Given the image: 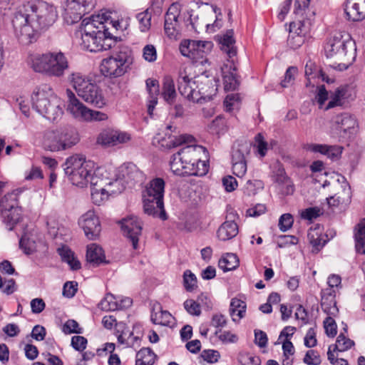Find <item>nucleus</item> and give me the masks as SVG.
<instances>
[{"label": "nucleus", "instance_id": "12", "mask_svg": "<svg viewBox=\"0 0 365 365\" xmlns=\"http://www.w3.org/2000/svg\"><path fill=\"white\" fill-rule=\"evenodd\" d=\"M96 0H67L64 19L68 24H73L89 13L95 6Z\"/></svg>", "mask_w": 365, "mask_h": 365}, {"label": "nucleus", "instance_id": "38", "mask_svg": "<svg viewBox=\"0 0 365 365\" xmlns=\"http://www.w3.org/2000/svg\"><path fill=\"white\" fill-rule=\"evenodd\" d=\"M229 311L232 321L237 322L243 318L245 314L246 304L239 299L234 298L231 300Z\"/></svg>", "mask_w": 365, "mask_h": 365}, {"label": "nucleus", "instance_id": "33", "mask_svg": "<svg viewBox=\"0 0 365 365\" xmlns=\"http://www.w3.org/2000/svg\"><path fill=\"white\" fill-rule=\"evenodd\" d=\"M173 319L172 314L168 311L163 310L159 304L154 305L150 316V319L153 324L170 326Z\"/></svg>", "mask_w": 365, "mask_h": 365}, {"label": "nucleus", "instance_id": "45", "mask_svg": "<svg viewBox=\"0 0 365 365\" xmlns=\"http://www.w3.org/2000/svg\"><path fill=\"white\" fill-rule=\"evenodd\" d=\"M98 307L104 311H115L118 309V302L111 294H107L99 302Z\"/></svg>", "mask_w": 365, "mask_h": 365}, {"label": "nucleus", "instance_id": "42", "mask_svg": "<svg viewBox=\"0 0 365 365\" xmlns=\"http://www.w3.org/2000/svg\"><path fill=\"white\" fill-rule=\"evenodd\" d=\"M107 22L99 23L98 28L101 29L102 31L105 33V35L102 38L101 41V46L103 47L102 51L108 50L115 45L116 43V38L113 37L111 34L108 31V28L106 24Z\"/></svg>", "mask_w": 365, "mask_h": 365}, {"label": "nucleus", "instance_id": "2", "mask_svg": "<svg viewBox=\"0 0 365 365\" xmlns=\"http://www.w3.org/2000/svg\"><path fill=\"white\" fill-rule=\"evenodd\" d=\"M66 175L71 182L78 187L98 185L103 182L97 175H95V163L87 160L81 155L75 154L68 157L63 164Z\"/></svg>", "mask_w": 365, "mask_h": 365}, {"label": "nucleus", "instance_id": "7", "mask_svg": "<svg viewBox=\"0 0 365 365\" xmlns=\"http://www.w3.org/2000/svg\"><path fill=\"white\" fill-rule=\"evenodd\" d=\"M102 20L103 17L99 15L83 20L78 32L81 36V45L83 49L91 52L102 51L103 47L100 44L105 33L98 28Z\"/></svg>", "mask_w": 365, "mask_h": 365}, {"label": "nucleus", "instance_id": "48", "mask_svg": "<svg viewBox=\"0 0 365 365\" xmlns=\"http://www.w3.org/2000/svg\"><path fill=\"white\" fill-rule=\"evenodd\" d=\"M136 19L139 22V28L142 32H145L150 29L151 25V14L148 12V10L138 14Z\"/></svg>", "mask_w": 365, "mask_h": 365}, {"label": "nucleus", "instance_id": "23", "mask_svg": "<svg viewBox=\"0 0 365 365\" xmlns=\"http://www.w3.org/2000/svg\"><path fill=\"white\" fill-rule=\"evenodd\" d=\"M321 307L327 315L335 317L339 313L336 306V290L332 288H327L322 290Z\"/></svg>", "mask_w": 365, "mask_h": 365}, {"label": "nucleus", "instance_id": "24", "mask_svg": "<svg viewBox=\"0 0 365 365\" xmlns=\"http://www.w3.org/2000/svg\"><path fill=\"white\" fill-rule=\"evenodd\" d=\"M179 11L177 6L172 4L165 16L164 29L168 36L175 37L178 34Z\"/></svg>", "mask_w": 365, "mask_h": 365}, {"label": "nucleus", "instance_id": "50", "mask_svg": "<svg viewBox=\"0 0 365 365\" xmlns=\"http://www.w3.org/2000/svg\"><path fill=\"white\" fill-rule=\"evenodd\" d=\"M298 72V69L295 66L289 67L284 74V79L281 81L280 85L282 88H287L292 86L294 81V77Z\"/></svg>", "mask_w": 365, "mask_h": 365}, {"label": "nucleus", "instance_id": "51", "mask_svg": "<svg viewBox=\"0 0 365 365\" xmlns=\"http://www.w3.org/2000/svg\"><path fill=\"white\" fill-rule=\"evenodd\" d=\"M194 140V138L187 134L180 135L179 136H173L170 138L168 147L169 148H176L186 143H192Z\"/></svg>", "mask_w": 365, "mask_h": 365}, {"label": "nucleus", "instance_id": "27", "mask_svg": "<svg viewBox=\"0 0 365 365\" xmlns=\"http://www.w3.org/2000/svg\"><path fill=\"white\" fill-rule=\"evenodd\" d=\"M50 56L51 52L43 54H31L28 58V63L35 72L48 76Z\"/></svg>", "mask_w": 365, "mask_h": 365}, {"label": "nucleus", "instance_id": "62", "mask_svg": "<svg viewBox=\"0 0 365 365\" xmlns=\"http://www.w3.org/2000/svg\"><path fill=\"white\" fill-rule=\"evenodd\" d=\"M345 90L344 88L337 89L335 91L334 97L328 103L326 110H329L335 107L336 106L341 105V99L344 97Z\"/></svg>", "mask_w": 365, "mask_h": 365}, {"label": "nucleus", "instance_id": "39", "mask_svg": "<svg viewBox=\"0 0 365 365\" xmlns=\"http://www.w3.org/2000/svg\"><path fill=\"white\" fill-rule=\"evenodd\" d=\"M156 358L150 348H142L136 354L135 365H153Z\"/></svg>", "mask_w": 365, "mask_h": 365}, {"label": "nucleus", "instance_id": "52", "mask_svg": "<svg viewBox=\"0 0 365 365\" xmlns=\"http://www.w3.org/2000/svg\"><path fill=\"white\" fill-rule=\"evenodd\" d=\"M183 282L185 289L187 291H192L196 286L197 278L190 270L187 269L183 274Z\"/></svg>", "mask_w": 365, "mask_h": 365}, {"label": "nucleus", "instance_id": "40", "mask_svg": "<svg viewBox=\"0 0 365 365\" xmlns=\"http://www.w3.org/2000/svg\"><path fill=\"white\" fill-rule=\"evenodd\" d=\"M355 248L359 254L365 255V222L358 225V230L355 233ZM364 272L365 273V262L364 264Z\"/></svg>", "mask_w": 365, "mask_h": 365}, {"label": "nucleus", "instance_id": "41", "mask_svg": "<svg viewBox=\"0 0 365 365\" xmlns=\"http://www.w3.org/2000/svg\"><path fill=\"white\" fill-rule=\"evenodd\" d=\"M218 265L224 272L231 271L239 266V259L236 255L227 253L219 260Z\"/></svg>", "mask_w": 365, "mask_h": 365}, {"label": "nucleus", "instance_id": "21", "mask_svg": "<svg viewBox=\"0 0 365 365\" xmlns=\"http://www.w3.org/2000/svg\"><path fill=\"white\" fill-rule=\"evenodd\" d=\"M68 101L67 111L69 112L75 118L81 120H85L86 118L88 108L81 103L71 91H66Z\"/></svg>", "mask_w": 365, "mask_h": 365}, {"label": "nucleus", "instance_id": "3", "mask_svg": "<svg viewBox=\"0 0 365 365\" xmlns=\"http://www.w3.org/2000/svg\"><path fill=\"white\" fill-rule=\"evenodd\" d=\"M31 101L33 108L50 120H55L62 114L60 100L46 84L34 88L31 96Z\"/></svg>", "mask_w": 365, "mask_h": 365}, {"label": "nucleus", "instance_id": "8", "mask_svg": "<svg viewBox=\"0 0 365 365\" xmlns=\"http://www.w3.org/2000/svg\"><path fill=\"white\" fill-rule=\"evenodd\" d=\"M324 51L327 58L349 61L354 58L355 43L348 34L336 33L327 42Z\"/></svg>", "mask_w": 365, "mask_h": 365}, {"label": "nucleus", "instance_id": "57", "mask_svg": "<svg viewBox=\"0 0 365 365\" xmlns=\"http://www.w3.org/2000/svg\"><path fill=\"white\" fill-rule=\"evenodd\" d=\"M78 290V283L73 281L66 282L63 287V295L68 298H72Z\"/></svg>", "mask_w": 365, "mask_h": 365}, {"label": "nucleus", "instance_id": "26", "mask_svg": "<svg viewBox=\"0 0 365 365\" xmlns=\"http://www.w3.org/2000/svg\"><path fill=\"white\" fill-rule=\"evenodd\" d=\"M103 185V181L101 183L99 182L98 185H91V199L93 202L98 205L108 200L109 192L113 194L120 193L124 190L123 185H121V187H118L117 190L111 189L109 185L108 189H106L102 187Z\"/></svg>", "mask_w": 365, "mask_h": 365}, {"label": "nucleus", "instance_id": "64", "mask_svg": "<svg viewBox=\"0 0 365 365\" xmlns=\"http://www.w3.org/2000/svg\"><path fill=\"white\" fill-rule=\"evenodd\" d=\"M143 58L148 62H153L157 58V52L154 46L146 45L143 48Z\"/></svg>", "mask_w": 365, "mask_h": 365}, {"label": "nucleus", "instance_id": "36", "mask_svg": "<svg viewBox=\"0 0 365 365\" xmlns=\"http://www.w3.org/2000/svg\"><path fill=\"white\" fill-rule=\"evenodd\" d=\"M233 30H228L220 38L221 50L230 59H232L237 54V49L234 46L235 41L233 38Z\"/></svg>", "mask_w": 365, "mask_h": 365}, {"label": "nucleus", "instance_id": "30", "mask_svg": "<svg viewBox=\"0 0 365 365\" xmlns=\"http://www.w3.org/2000/svg\"><path fill=\"white\" fill-rule=\"evenodd\" d=\"M63 150L71 148L79 141L78 133L76 128L67 126L58 129Z\"/></svg>", "mask_w": 365, "mask_h": 365}, {"label": "nucleus", "instance_id": "18", "mask_svg": "<svg viewBox=\"0 0 365 365\" xmlns=\"http://www.w3.org/2000/svg\"><path fill=\"white\" fill-rule=\"evenodd\" d=\"M48 76L61 77L68 68V61L64 53L59 52H51Z\"/></svg>", "mask_w": 365, "mask_h": 365}, {"label": "nucleus", "instance_id": "5", "mask_svg": "<svg viewBox=\"0 0 365 365\" xmlns=\"http://www.w3.org/2000/svg\"><path fill=\"white\" fill-rule=\"evenodd\" d=\"M165 181L160 178L152 180L143 192L145 213L166 219L164 210L163 196Z\"/></svg>", "mask_w": 365, "mask_h": 365}, {"label": "nucleus", "instance_id": "47", "mask_svg": "<svg viewBox=\"0 0 365 365\" xmlns=\"http://www.w3.org/2000/svg\"><path fill=\"white\" fill-rule=\"evenodd\" d=\"M349 190L350 188H349L347 190H344V197L340 196L339 194H336L335 195L327 198V202L329 205L331 207H337L339 205L348 203L351 199Z\"/></svg>", "mask_w": 365, "mask_h": 365}, {"label": "nucleus", "instance_id": "63", "mask_svg": "<svg viewBox=\"0 0 365 365\" xmlns=\"http://www.w3.org/2000/svg\"><path fill=\"white\" fill-rule=\"evenodd\" d=\"M147 91L150 96H158L160 93L159 82L156 79L148 78L145 81Z\"/></svg>", "mask_w": 365, "mask_h": 365}, {"label": "nucleus", "instance_id": "1", "mask_svg": "<svg viewBox=\"0 0 365 365\" xmlns=\"http://www.w3.org/2000/svg\"><path fill=\"white\" fill-rule=\"evenodd\" d=\"M58 17L56 8L43 1H29L14 13L12 25L21 42H31L42 30L51 26Z\"/></svg>", "mask_w": 365, "mask_h": 365}, {"label": "nucleus", "instance_id": "55", "mask_svg": "<svg viewBox=\"0 0 365 365\" xmlns=\"http://www.w3.org/2000/svg\"><path fill=\"white\" fill-rule=\"evenodd\" d=\"M63 331L69 334L71 333L81 334L82 329L79 327L78 323L74 319H68L63 326Z\"/></svg>", "mask_w": 365, "mask_h": 365}, {"label": "nucleus", "instance_id": "59", "mask_svg": "<svg viewBox=\"0 0 365 365\" xmlns=\"http://www.w3.org/2000/svg\"><path fill=\"white\" fill-rule=\"evenodd\" d=\"M293 222L294 220L292 215L289 213L283 214L279 220V227L280 230L283 232L288 230L292 226Z\"/></svg>", "mask_w": 365, "mask_h": 365}, {"label": "nucleus", "instance_id": "4", "mask_svg": "<svg viewBox=\"0 0 365 365\" xmlns=\"http://www.w3.org/2000/svg\"><path fill=\"white\" fill-rule=\"evenodd\" d=\"M206 153L207 150L202 145H186L171 156L170 170L176 175L190 176L194 163L199 160V155Z\"/></svg>", "mask_w": 365, "mask_h": 365}, {"label": "nucleus", "instance_id": "43", "mask_svg": "<svg viewBox=\"0 0 365 365\" xmlns=\"http://www.w3.org/2000/svg\"><path fill=\"white\" fill-rule=\"evenodd\" d=\"M1 210H10L19 207L18 205V194L16 192H9L0 200Z\"/></svg>", "mask_w": 365, "mask_h": 365}, {"label": "nucleus", "instance_id": "32", "mask_svg": "<svg viewBox=\"0 0 365 365\" xmlns=\"http://www.w3.org/2000/svg\"><path fill=\"white\" fill-rule=\"evenodd\" d=\"M86 259L88 262L95 267L102 263H106L103 249L96 244H91L87 247Z\"/></svg>", "mask_w": 365, "mask_h": 365}, {"label": "nucleus", "instance_id": "20", "mask_svg": "<svg viewBox=\"0 0 365 365\" xmlns=\"http://www.w3.org/2000/svg\"><path fill=\"white\" fill-rule=\"evenodd\" d=\"M344 13L349 21H359L365 19V0H346Z\"/></svg>", "mask_w": 365, "mask_h": 365}, {"label": "nucleus", "instance_id": "31", "mask_svg": "<svg viewBox=\"0 0 365 365\" xmlns=\"http://www.w3.org/2000/svg\"><path fill=\"white\" fill-rule=\"evenodd\" d=\"M307 149L314 153H320L334 159L338 158L342 153V148L338 145H327L323 144H309Z\"/></svg>", "mask_w": 365, "mask_h": 365}, {"label": "nucleus", "instance_id": "58", "mask_svg": "<svg viewBox=\"0 0 365 365\" xmlns=\"http://www.w3.org/2000/svg\"><path fill=\"white\" fill-rule=\"evenodd\" d=\"M195 301L204 309L210 310L212 308L213 304L210 296L207 293L200 294Z\"/></svg>", "mask_w": 365, "mask_h": 365}, {"label": "nucleus", "instance_id": "53", "mask_svg": "<svg viewBox=\"0 0 365 365\" xmlns=\"http://www.w3.org/2000/svg\"><path fill=\"white\" fill-rule=\"evenodd\" d=\"M333 316H329L325 319L324 321V327L325 329V332L328 336L334 337L336 334V324L334 319L332 317Z\"/></svg>", "mask_w": 365, "mask_h": 365}, {"label": "nucleus", "instance_id": "11", "mask_svg": "<svg viewBox=\"0 0 365 365\" xmlns=\"http://www.w3.org/2000/svg\"><path fill=\"white\" fill-rule=\"evenodd\" d=\"M332 129L339 138L348 139L352 138L358 131L359 123L355 115L349 113H341L331 119Z\"/></svg>", "mask_w": 365, "mask_h": 365}, {"label": "nucleus", "instance_id": "60", "mask_svg": "<svg viewBox=\"0 0 365 365\" xmlns=\"http://www.w3.org/2000/svg\"><path fill=\"white\" fill-rule=\"evenodd\" d=\"M215 335L218 336L220 340L225 343H235L238 339L236 334L227 331L222 332L221 329L217 330Z\"/></svg>", "mask_w": 365, "mask_h": 365}, {"label": "nucleus", "instance_id": "46", "mask_svg": "<svg viewBox=\"0 0 365 365\" xmlns=\"http://www.w3.org/2000/svg\"><path fill=\"white\" fill-rule=\"evenodd\" d=\"M354 345V341L346 338L343 334H340L336 339V344L333 345V351H344Z\"/></svg>", "mask_w": 365, "mask_h": 365}, {"label": "nucleus", "instance_id": "13", "mask_svg": "<svg viewBox=\"0 0 365 365\" xmlns=\"http://www.w3.org/2000/svg\"><path fill=\"white\" fill-rule=\"evenodd\" d=\"M123 235L131 243L134 250L139 248V237L142 235L143 224L136 216H129L123 219L120 222Z\"/></svg>", "mask_w": 365, "mask_h": 365}, {"label": "nucleus", "instance_id": "17", "mask_svg": "<svg viewBox=\"0 0 365 365\" xmlns=\"http://www.w3.org/2000/svg\"><path fill=\"white\" fill-rule=\"evenodd\" d=\"M250 145L247 143L238 144L232 148V170L238 178L243 177L247 172L246 157L250 154Z\"/></svg>", "mask_w": 365, "mask_h": 365}, {"label": "nucleus", "instance_id": "19", "mask_svg": "<svg viewBox=\"0 0 365 365\" xmlns=\"http://www.w3.org/2000/svg\"><path fill=\"white\" fill-rule=\"evenodd\" d=\"M130 139V135L125 132L108 129L101 133L98 138V142L104 145L114 146L126 143Z\"/></svg>", "mask_w": 365, "mask_h": 365}, {"label": "nucleus", "instance_id": "22", "mask_svg": "<svg viewBox=\"0 0 365 365\" xmlns=\"http://www.w3.org/2000/svg\"><path fill=\"white\" fill-rule=\"evenodd\" d=\"M237 68L234 63V60H228V63L222 67V75L223 78V83L225 90L227 91L236 90L240 82L237 78Z\"/></svg>", "mask_w": 365, "mask_h": 365}, {"label": "nucleus", "instance_id": "14", "mask_svg": "<svg viewBox=\"0 0 365 365\" xmlns=\"http://www.w3.org/2000/svg\"><path fill=\"white\" fill-rule=\"evenodd\" d=\"M177 83L178 91L182 96L192 102L199 101V94L196 93L199 78L190 77L184 70L180 71Z\"/></svg>", "mask_w": 365, "mask_h": 365}, {"label": "nucleus", "instance_id": "34", "mask_svg": "<svg viewBox=\"0 0 365 365\" xmlns=\"http://www.w3.org/2000/svg\"><path fill=\"white\" fill-rule=\"evenodd\" d=\"M1 217L4 223L6 225L7 230L11 231L14 226L19 222L21 217V207H16L10 210H1Z\"/></svg>", "mask_w": 365, "mask_h": 365}, {"label": "nucleus", "instance_id": "54", "mask_svg": "<svg viewBox=\"0 0 365 365\" xmlns=\"http://www.w3.org/2000/svg\"><path fill=\"white\" fill-rule=\"evenodd\" d=\"M184 308L191 315L200 316L201 314V307L194 299H187L185 301Z\"/></svg>", "mask_w": 365, "mask_h": 365}, {"label": "nucleus", "instance_id": "6", "mask_svg": "<svg viewBox=\"0 0 365 365\" xmlns=\"http://www.w3.org/2000/svg\"><path fill=\"white\" fill-rule=\"evenodd\" d=\"M69 79L78 96L84 101L98 108L106 105V100L101 88L86 76L73 73Z\"/></svg>", "mask_w": 365, "mask_h": 365}, {"label": "nucleus", "instance_id": "25", "mask_svg": "<svg viewBox=\"0 0 365 365\" xmlns=\"http://www.w3.org/2000/svg\"><path fill=\"white\" fill-rule=\"evenodd\" d=\"M217 91L216 85L212 80L207 77L202 80L199 79V88L196 91V93L199 94V101H195V103H202L210 101L212 96L216 94Z\"/></svg>", "mask_w": 365, "mask_h": 365}, {"label": "nucleus", "instance_id": "10", "mask_svg": "<svg viewBox=\"0 0 365 365\" xmlns=\"http://www.w3.org/2000/svg\"><path fill=\"white\" fill-rule=\"evenodd\" d=\"M212 46V41L185 40L180 43V51L182 56L190 58L195 63L202 64Z\"/></svg>", "mask_w": 365, "mask_h": 365}, {"label": "nucleus", "instance_id": "61", "mask_svg": "<svg viewBox=\"0 0 365 365\" xmlns=\"http://www.w3.org/2000/svg\"><path fill=\"white\" fill-rule=\"evenodd\" d=\"M87 342V339L82 336H73L71 338L72 347L78 351H83L86 349Z\"/></svg>", "mask_w": 365, "mask_h": 365}, {"label": "nucleus", "instance_id": "44", "mask_svg": "<svg viewBox=\"0 0 365 365\" xmlns=\"http://www.w3.org/2000/svg\"><path fill=\"white\" fill-rule=\"evenodd\" d=\"M295 26L294 24H290L289 35L287 38V45L292 49H297L304 43V37L299 35V33L293 32V27Z\"/></svg>", "mask_w": 365, "mask_h": 365}, {"label": "nucleus", "instance_id": "9", "mask_svg": "<svg viewBox=\"0 0 365 365\" xmlns=\"http://www.w3.org/2000/svg\"><path fill=\"white\" fill-rule=\"evenodd\" d=\"M132 51L127 47L121 48L115 56L105 58L101 63V71L106 77L116 78L123 75L133 63Z\"/></svg>", "mask_w": 365, "mask_h": 365}, {"label": "nucleus", "instance_id": "35", "mask_svg": "<svg viewBox=\"0 0 365 365\" xmlns=\"http://www.w3.org/2000/svg\"><path fill=\"white\" fill-rule=\"evenodd\" d=\"M238 233V226L234 221H225L218 228L217 236L219 240L226 241L232 239Z\"/></svg>", "mask_w": 365, "mask_h": 365}, {"label": "nucleus", "instance_id": "28", "mask_svg": "<svg viewBox=\"0 0 365 365\" xmlns=\"http://www.w3.org/2000/svg\"><path fill=\"white\" fill-rule=\"evenodd\" d=\"M43 145L46 150L51 152L63 150L58 129L46 131L43 134Z\"/></svg>", "mask_w": 365, "mask_h": 365}, {"label": "nucleus", "instance_id": "49", "mask_svg": "<svg viewBox=\"0 0 365 365\" xmlns=\"http://www.w3.org/2000/svg\"><path fill=\"white\" fill-rule=\"evenodd\" d=\"M209 165L205 160H201V155H199V160L194 163L193 169L191 170L190 175L203 176L208 172Z\"/></svg>", "mask_w": 365, "mask_h": 365}, {"label": "nucleus", "instance_id": "37", "mask_svg": "<svg viewBox=\"0 0 365 365\" xmlns=\"http://www.w3.org/2000/svg\"><path fill=\"white\" fill-rule=\"evenodd\" d=\"M58 253L62 261L66 262L72 270H78L81 265L80 261L76 257L74 252L66 245L58 249Z\"/></svg>", "mask_w": 365, "mask_h": 365}, {"label": "nucleus", "instance_id": "29", "mask_svg": "<svg viewBox=\"0 0 365 365\" xmlns=\"http://www.w3.org/2000/svg\"><path fill=\"white\" fill-rule=\"evenodd\" d=\"M161 96L169 105H173L175 103L178 95L175 82L170 76H165L163 79Z\"/></svg>", "mask_w": 365, "mask_h": 365}, {"label": "nucleus", "instance_id": "15", "mask_svg": "<svg viewBox=\"0 0 365 365\" xmlns=\"http://www.w3.org/2000/svg\"><path fill=\"white\" fill-rule=\"evenodd\" d=\"M122 179H117L110 182L108 185L110 187H121V185L125 188L126 184L129 187H132L136 183H141L143 180V174L133 163H128L121 168Z\"/></svg>", "mask_w": 365, "mask_h": 365}, {"label": "nucleus", "instance_id": "16", "mask_svg": "<svg viewBox=\"0 0 365 365\" xmlns=\"http://www.w3.org/2000/svg\"><path fill=\"white\" fill-rule=\"evenodd\" d=\"M86 237L90 240H96L101 232V225L98 217L93 210H88L78 220Z\"/></svg>", "mask_w": 365, "mask_h": 365}, {"label": "nucleus", "instance_id": "56", "mask_svg": "<svg viewBox=\"0 0 365 365\" xmlns=\"http://www.w3.org/2000/svg\"><path fill=\"white\" fill-rule=\"evenodd\" d=\"M303 361L308 365H319L321 363V359L317 351L311 349L307 351Z\"/></svg>", "mask_w": 365, "mask_h": 365}]
</instances>
